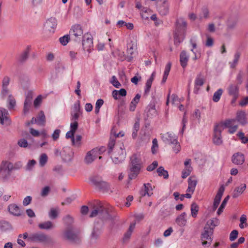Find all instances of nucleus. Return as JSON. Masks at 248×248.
<instances>
[{
  "label": "nucleus",
  "instance_id": "f257e3e1",
  "mask_svg": "<svg viewBox=\"0 0 248 248\" xmlns=\"http://www.w3.org/2000/svg\"><path fill=\"white\" fill-rule=\"evenodd\" d=\"M187 23L183 18L177 19L175 30L174 32V42L175 45H179L185 38Z\"/></svg>",
  "mask_w": 248,
  "mask_h": 248
},
{
  "label": "nucleus",
  "instance_id": "f03ea898",
  "mask_svg": "<svg viewBox=\"0 0 248 248\" xmlns=\"http://www.w3.org/2000/svg\"><path fill=\"white\" fill-rule=\"evenodd\" d=\"M93 211L90 217H93L98 215L103 219H108L111 218L109 214L108 209L104 206L100 202H95L92 205Z\"/></svg>",
  "mask_w": 248,
  "mask_h": 248
},
{
  "label": "nucleus",
  "instance_id": "7ed1b4c3",
  "mask_svg": "<svg viewBox=\"0 0 248 248\" xmlns=\"http://www.w3.org/2000/svg\"><path fill=\"white\" fill-rule=\"evenodd\" d=\"M30 242L50 244L53 243L52 239L49 236L42 232L30 233Z\"/></svg>",
  "mask_w": 248,
  "mask_h": 248
},
{
  "label": "nucleus",
  "instance_id": "20e7f679",
  "mask_svg": "<svg viewBox=\"0 0 248 248\" xmlns=\"http://www.w3.org/2000/svg\"><path fill=\"white\" fill-rule=\"evenodd\" d=\"M92 185L95 189L103 192H108L110 190V185L107 182L103 180L99 176H93L90 179Z\"/></svg>",
  "mask_w": 248,
  "mask_h": 248
},
{
  "label": "nucleus",
  "instance_id": "39448f33",
  "mask_svg": "<svg viewBox=\"0 0 248 248\" xmlns=\"http://www.w3.org/2000/svg\"><path fill=\"white\" fill-rule=\"evenodd\" d=\"M213 229L208 226H205L201 236L202 245L204 247H209L213 240Z\"/></svg>",
  "mask_w": 248,
  "mask_h": 248
},
{
  "label": "nucleus",
  "instance_id": "423d86ee",
  "mask_svg": "<svg viewBox=\"0 0 248 248\" xmlns=\"http://www.w3.org/2000/svg\"><path fill=\"white\" fill-rule=\"evenodd\" d=\"M111 154L112 160L116 164L122 163L125 158V150L120 145L116 146L115 147V151Z\"/></svg>",
  "mask_w": 248,
  "mask_h": 248
},
{
  "label": "nucleus",
  "instance_id": "0eeeda50",
  "mask_svg": "<svg viewBox=\"0 0 248 248\" xmlns=\"http://www.w3.org/2000/svg\"><path fill=\"white\" fill-rule=\"evenodd\" d=\"M62 237L73 243H78L80 240L78 232L72 228H66L63 232Z\"/></svg>",
  "mask_w": 248,
  "mask_h": 248
},
{
  "label": "nucleus",
  "instance_id": "6e6552de",
  "mask_svg": "<svg viewBox=\"0 0 248 248\" xmlns=\"http://www.w3.org/2000/svg\"><path fill=\"white\" fill-rule=\"evenodd\" d=\"M13 169V165L7 161H2L0 165V178L3 180H7L11 175Z\"/></svg>",
  "mask_w": 248,
  "mask_h": 248
},
{
  "label": "nucleus",
  "instance_id": "1a4fd4ad",
  "mask_svg": "<svg viewBox=\"0 0 248 248\" xmlns=\"http://www.w3.org/2000/svg\"><path fill=\"white\" fill-rule=\"evenodd\" d=\"M69 33L72 39L76 42L80 41L84 36L82 29L79 25L73 26Z\"/></svg>",
  "mask_w": 248,
  "mask_h": 248
},
{
  "label": "nucleus",
  "instance_id": "9d476101",
  "mask_svg": "<svg viewBox=\"0 0 248 248\" xmlns=\"http://www.w3.org/2000/svg\"><path fill=\"white\" fill-rule=\"evenodd\" d=\"M224 128L222 124H218L215 126L213 142L216 145H219L222 144L221 132Z\"/></svg>",
  "mask_w": 248,
  "mask_h": 248
},
{
  "label": "nucleus",
  "instance_id": "9b49d317",
  "mask_svg": "<svg viewBox=\"0 0 248 248\" xmlns=\"http://www.w3.org/2000/svg\"><path fill=\"white\" fill-rule=\"evenodd\" d=\"M82 46L83 49L90 52L93 47V39L90 33H86L82 38Z\"/></svg>",
  "mask_w": 248,
  "mask_h": 248
},
{
  "label": "nucleus",
  "instance_id": "f8f14e48",
  "mask_svg": "<svg viewBox=\"0 0 248 248\" xmlns=\"http://www.w3.org/2000/svg\"><path fill=\"white\" fill-rule=\"evenodd\" d=\"M235 122L236 120L235 119H230L226 120L221 124H223V127L224 126L229 128V133L232 134L236 131L238 127L237 124H235Z\"/></svg>",
  "mask_w": 248,
  "mask_h": 248
},
{
  "label": "nucleus",
  "instance_id": "ddd939ff",
  "mask_svg": "<svg viewBox=\"0 0 248 248\" xmlns=\"http://www.w3.org/2000/svg\"><path fill=\"white\" fill-rule=\"evenodd\" d=\"M57 25V21L56 18L51 17L46 21L44 25V27L46 31L53 33Z\"/></svg>",
  "mask_w": 248,
  "mask_h": 248
},
{
  "label": "nucleus",
  "instance_id": "4468645a",
  "mask_svg": "<svg viewBox=\"0 0 248 248\" xmlns=\"http://www.w3.org/2000/svg\"><path fill=\"white\" fill-rule=\"evenodd\" d=\"M161 138L164 142L168 144L176 143L177 140L175 135L170 132L164 134H161Z\"/></svg>",
  "mask_w": 248,
  "mask_h": 248
},
{
  "label": "nucleus",
  "instance_id": "2eb2a0df",
  "mask_svg": "<svg viewBox=\"0 0 248 248\" xmlns=\"http://www.w3.org/2000/svg\"><path fill=\"white\" fill-rule=\"evenodd\" d=\"M99 151L97 148H94L88 152L85 157V160L86 163H91L99 155Z\"/></svg>",
  "mask_w": 248,
  "mask_h": 248
},
{
  "label": "nucleus",
  "instance_id": "dca6fc26",
  "mask_svg": "<svg viewBox=\"0 0 248 248\" xmlns=\"http://www.w3.org/2000/svg\"><path fill=\"white\" fill-rule=\"evenodd\" d=\"M129 165L142 168L143 167V162L140 155L138 154L133 155L130 157Z\"/></svg>",
  "mask_w": 248,
  "mask_h": 248
},
{
  "label": "nucleus",
  "instance_id": "f3484780",
  "mask_svg": "<svg viewBox=\"0 0 248 248\" xmlns=\"http://www.w3.org/2000/svg\"><path fill=\"white\" fill-rule=\"evenodd\" d=\"M128 171V178L130 180L137 178L140 172L141 168L129 165Z\"/></svg>",
  "mask_w": 248,
  "mask_h": 248
},
{
  "label": "nucleus",
  "instance_id": "a211bd4d",
  "mask_svg": "<svg viewBox=\"0 0 248 248\" xmlns=\"http://www.w3.org/2000/svg\"><path fill=\"white\" fill-rule=\"evenodd\" d=\"M33 93L31 91L28 92L24 104L23 112L24 114L27 113L30 109L32 103Z\"/></svg>",
  "mask_w": 248,
  "mask_h": 248
},
{
  "label": "nucleus",
  "instance_id": "6ab92c4d",
  "mask_svg": "<svg viewBox=\"0 0 248 248\" xmlns=\"http://www.w3.org/2000/svg\"><path fill=\"white\" fill-rule=\"evenodd\" d=\"M224 190H225V188H224V187L223 186H221L219 187V188L217 191V193L214 199V201L213 206V210L214 211H215L217 208V207L220 203V202L221 197L223 195Z\"/></svg>",
  "mask_w": 248,
  "mask_h": 248
},
{
  "label": "nucleus",
  "instance_id": "aec40b11",
  "mask_svg": "<svg viewBox=\"0 0 248 248\" xmlns=\"http://www.w3.org/2000/svg\"><path fill=\"white\" fill-rule=\"evenodd\" d=\"M204 84V79L201 74H198L195 80L194 93L197 94L198 93L200 87Z\"/></svg>",
  "mask_w": 248,
  "mask_h": 248
},
{
  "label": "nucleus",
  "instance_id": "412c9836",
  "mask_svg": "<svg viewBox=\"0 0 248 248\" xmlns=\"http://www.w3.org/2000/svg\"><path fill=\"white\" fill-rule=\"evenodd\" d=\"M232 161L236 165H242L245 161L244 154L239 152L234 154L232 156Z\"/></svg>",
  "mask_w": 248,
  "mask_h": 248
},
{
  "label": "nucleus",
  "instance_id": "4be33fe9",
  "mask_svg": "<svg viewBox=\"0 0 248 248\" xmlns=\"http://www.w3.org/2000/svg\"><path fill=\"white\" fill-rule=\"evenodd\" d=\"M188 60V54L185 50H183L180 54V62L181 65L184 69L187 66Z\"/></svg>",
  "mask_w": 248,
  "mask_h": 248
},
{
  "label": "nucleus",
  "instance_id": "5701e85b",
  "mask_svg": "<svg viewBox=\"0 0 248 248\" xmlns=\"http://www.w3.org/2000/svg\"><path fill=\"white\" fill-rule=\"evenodd\" d=\"M246 187L247 186L245 184H242L239 186L235 187L232 192V197L233 198L238 197L246 190Z\"/></svg>",
  "mask_w": 248,
  "mask_h": 248
},
{
  "label": "nucleus",
  "instance_id": "b1692460",
  "mask_svg": "<svg viewBox=\"0 0 248 248\" xmlns=\"http://www.w3.org/2000/svg\"><path fill=\"white\" fill-rule=\"evenodd\" d=\"M78 129L76 127V125H70V130L66 133L65 137L66 139H71L72 144H75V140L74 138V134Z\"/></svg>",
  "mask_w": 248,
  "mask_h": 248
},
{
  "label": "nucleus",
  "instance_id": "393cba45",
  "mask_svg": "<svg viewBox=\"0 0 248 248\" xmlns=\"http://www.w3.org/2000/svg\"><path fill=\"white\" fill-rule=\"evenodd\" d=\"M246 115V112L244 111H238L236 113V119H235L241 124L244 125L247 122Z\"/></svg>",
  "mask_w": 248,
  "mask_h": 248
},
{
  "label": "nucleus",
  "instance_id": "a878e982",
  "mask_svg": "<svg viewBox=\"0 0 248 248\" xmlns=\"http://www.w3.org/2000/svg\"><path fill=\"white\" fill-rule=\"evenodd\" d=\"M155 72L154 71L152 73L149 78L147 80L144 88V93L145 94H148L150 92L152 84L155 79Z\"/></svg>",
  "mask_w": 248,
  "mask_h": 248
},
{
  "label": "nucleus",
  "instance_id": "bb28decb",
  "mask_svg": "<svg viewBox=\"0 0 248 248\" xmlns=\"http://www.w3.org/2000/svg\"><path fill=\"white\" fill-rule=\"evenodd\" d=\"M144 189H142L140 191V194L141 196H145L148 195L149 197L151 196L152 194V192H150V191L153 190L151 185L150 183H146L143 185Z\"/></svg>",
  "mask_w": 248,
  "mask_h": 248
},
{
  "label": "nucleus",
  "instance_id": "cd10ccee",
  "mask_svg": "<svg viewBox=\"0 0 248 248\" xmlns=\"http://www.w3.org/2000/svg\"><path fill=\"white\" fill-rule=\"evenodd\" d=\"M8 210L11 214L15 216H20L21 215L19 207L16 204L9 205Z\"/></svg>",
  "mask_w": 248,
  "mask_h": 248
},
{
  "label": "nucleus",
  "instance_id": "c85d7f7f",
  "mask_svg": "<svg viewBox=\"0 0 248 248\" xmlns=\"http://www.w3.org/2000/svg\"><path fill=\"white\" fill-rule=\"evenodd\" d=\"M186 214L185 212L182 213L176 218V223L180 227L185 226L187 222L186 219Z\"/></svg>",
  "mask_w": 248,
  "mask_h": 248
},
{
  "label": "nucleus",
  "instance_id": "c756f323",
  "mask_svg": "<svg viewBox=\"0 0 248 248\" xmlns=\"http://www.w3.org/2000/svg\"><path fill=\"white\" fill-rule=\"evenodd\" d=\"M228 94L231 96H239V87L238 85L231 84L228 88Z\"/></svg>",
  "mask_w": 248,
  "mask_h": 248
},
{
  "label": "nucleus",
  "instance_id": "7c9ffc66",
  "mask_svg": "<svg viewBox=\"0 0 248 248\" xmlns=\"http://www.w3.org/2000/svg\"><path fill=\"white\" fill-rule=\"evenodd\" d=\"M30 46H28L27 48L23 51L17 58V61L20 63L24 62L28 59L29 52H30Z\"/></svg>",
  "mask_w": 248,
  "mask_h": 248
},
{
  "label": "nucleus",
  "instance_id": "2f4dec72",
  "mask_svg": "<svg viewBox=\"0 0 248 248\" xmlns=\"http://www.w3.org/2000/svg\"><path fill=\"white\" fill-rule=\"evenodd\" d=\"M140 94L137 93L132 100L129 105V110L130 111H134L135 110L137 105L140 101Z\"/></svg>",
  "mask_w": 248,
  "mask_h": 248
},
{
  "label": "nucleus",
  "instance_id": "473e14b6",
  "mask_svg": "<svg viewBox=\"0 0 248 248\" xmlns=\"http://www.w3.org/2000/svg\"><path fill=\"white\" fill-rule=\"evenodd\" d=\"M80 113H71L70 112V120L71 123L70 125H76V127L78 128V120L79 117Z\"/></svg>",
  "mask_w": 248,
  "mask_h": 248
},
{
  "label": "nucleus",
  "instance_id": "72a5a7b5",
  "mask_svg": "<svg viewBox=\"0 0 248 248\" xmlns=\"http://www.w3.org/2000/svg\"><path fill=\"white\" fill-rule=\"evenodd\" d=\"M136 222L134 221L130 224L129 229L127 232L124 234V241L127 240L130 237L131 234L135 228Z\"/></svg>",
  "mask_w": 248,
  "mask_h": 248
},
{
  "label": "nucleus",
  "instance_id": "f704fd0d",
  "mask_svg": "<svg viewBox=\"0 0 248 248\" xmlns=\"http://www.w3.org/2000/svg\"><path fill=\"white\" fill-rule=\"evenodd\" d=\"M39 229L42 230H49L54 227L52 222L50 221H45L39 223L38 225Z\"/></svg>",
  "mask_w": 248,
  "mask_h": 248
},
{
  "label": "nucleus",
  "instance_id": "c9c22d12",
  "mask_svg": "<svg viewBox=\"0 0 248 248\" xmlns=\"http://www.w3.org/2000/svg\"><path fill=\"white\" fill-rule=\"evenodd\" d=\"M8 114L7 110L3 108L0 109V124H3L4 121H7L8 120L7 115Z\"/></svg>",
  "mask_w": 248,
  "mask_h": 248
},
{
  "label": "nucleus",
  "instance_id": "e433bc0d",
  "mask_svg": "<svg viewBox=\"0 0 248 248\" xmlns=\"http://www.w3.org/2000/svg\"><path fill=\"white\" fill-rule=\"evenodd\" d=\"M151 11L149 9L143 7L141 9L140 12V15L142 18L144 20H148L149 16L151 15Z\"/></svg>",
  "mask_w": 248,
  "mask_h": 248
},
{
  "label": "nucleus",
  "instance_id": "4c0bfd02",
  "mask_svg": "<svg viewBox=\"0 0 248 248\" xmlns=\"http://www.w3.org/2000/svg\"><path fill=\"white\" fill-rule=\"evenodd\" d=\"M241 53L240 52L237 51L235 53L233 61L232 62H230L229 63L231 68H234L236 67L238 62Z\"/></svg>",
  "mask_w": 248,
  "mask_h": 248
},
{
  "label": "nucleus",
  "instance_id": "58836bf2",
  "mask_svg": "<svg viewBox=\"0 0 248 248\" xmlns=\"http://www.w3.org/2000/svg\"><path fill=\"white\" fill-rule=\"evenodd\" d=\"M37 124L39 125H44L46 122L45 115L43 111H41L36 118Z\"/></svg>",
  "mask_w": 248,
  "mask_h": 248
},
{
  "label": "nucleus",
  "instance_id": "ea45409f",
  "mask_svg": "<svg viewBox=\"0 0 248 248\" xmlns=\"http://www.w3.org/2000/svg\"><path fill=\"white\" fill-rule=\"evenodd\" d=\"M218 219L217 218H213L212 219L209 220L205 226H208V227L212 228L213 231H214L215 227L218 226Z\"/></svg>",
  "mask_w": 248,
  "mask_h": 248
},
{
  "label": "nucleus",
  "instance_id": "a19ab883",
  "mask_svg": "<svg viewBox=\"0 0 248 248\" xmlns=\"http://www.w3.org/2000/svg\"><path fill=\"white\" fill-rule=\"evenodd\" d=\"M157 172L159 176H163L164 179H167L169 177L168 171L164 170L163 167H159L157 169Z\"/></svg>",
  "mask_w": 248,
  "mask_h": 248
},
{
  "label": "nucleus",
  "instance_id": "79ce46f5",
  "mask_svg": "<svg viewBox=\"0 0 248 248\" xmlns=\"http://www.w3.org/2000/svg\"><path fill=\"white\" fill-rule=\"evenodd\" d=\"M230 196L228 195L226 196L223 202H222L220 207H219L217 211V214L218 215H220L223 212V209L225 208L227 202H228V200H229Z\"/></svg>",
  "mask_w": 248,
  "mask_h": 248
},
{
  "label": "nucleus",
  "instance_id": "37998d69",
  "mask_svg": "<svg viewBox=\"0 0 248 248\" xmlns=\"http://www.w3.org/2000/svg\"><path fill=\"white\" fill-rule=\"evenodd\" d=\"M223 93V90L221 89H218L214 93L213 97V100L215 102H217Z\"/></svg>",
  "mask_w": 248,
  "mask_h": 248
},
{
  "label": "nucleus",
  "instance_id": "c03bdc74",
  "mask_svg": "<svg viewBox=\"0 0 248 248\" xmlns=\"http://www.w3.org/2000/svg\"><path fill=\"white\" fill-rule=\"evenodd\" d=\"M191 213L193 217H196L199 211V207L195 203H192L191 205Z\"/></svg>",
  "mask_w": 248,
  "mask_h": 248
},
{
  "label": "nucleus",
  "instance_id": "a18cd8bd",
  "mask_svg": "<svg viewBox=\"0 0 248 248\" xmlns=\"http://www.w3.org/2000/svg\"><path fill=\"white\" fill-rule=\"evenodd\" d=\"M71 113H81L79 101H78L77 102L74 103L73 107L72 108V110L71 111Z\"/></svg>",
  "mask_w": 248,
  "mask_h": 248
},
{
  "label": "nucleus",
  "instance_id": "49530a36",
  "mask_svg": "<svg viewBox=\"0 0 248 248\" xmlns=\"http://www.w3.org/2000/svg\"><path fill=\"white\" fill-rule=\"evenodd\" d=\"M118 146L117 145H115V140L114 139H112L111 138L110 139L109 141L108 144V153L109 154H110L112 152H113V149L115 150V147Z\"/></svg>",
  "mask_w": 248,
  "mask_h": 248
},
{
  "label": "nucleus",
  "instance_id": "de8ad7c7",
  "mask_svg": "<svg viewBox=\"0 0 248 248\" xmlns=\"http://www.w3.org/2000/svg\"><path fill=\"white\" fill-rule=\"evenodd\" d=\"M8 102L9 104L8 108L10 109L13 108L16 106V100L11 94H9L8 96Z\"/></svg>",
  "mask_w": 248,
  "mask_h": 248
},
{
  "label": "nucleus",
  "instance_id": "09e8293b",
  "mask_svg": "<svg viewBox=\"0 0 248 248\" xmlns=\"http://www.w3.org/2000/svg\"><path fill=\"white\" fill-rule=\"evenodd\" d=\"M192 170V168L190 166L186 168L182 172V177L184 179L186 178L190 175Z\"/></svg>",
  "mask_w": 248,
  "mask_h": 248
},
{
  "label": "nucleus",
  "instance_id": "8fccbe9b",
  "mask_svg": "<svg viewBox=\"0 0 248 248\" xmlns=\"http://www.w3.org/2000/svg\"><path fill=\"white\" fill-rule=\"evenodd\" d=\"M58 208H51L48 213L49 217L52 219H55L58 217Z\"/></svg>",
  "mask_w": 248,
  "mask_h": 248
},
{
  "label": "nucleus",
  "instance_id": "3c124183",
  "mask_svg": "<svg viewBox=\"0 0 248 248\" xmlns=\"http://www.w3.org/2000/svg\"><path fill=\"white\" fill-rule=\"evenodd\" d=\"M197 184V181L194 177H190L188 179V186L195 188V187Z\"/></svg>",
  "mask_w": 248,
  "mask_h": 248
},
{
  "label": "nucleus",
  "instance_id": "603ef678",
  "mask_svg": "<svg viewBox=\"0 0 248 248\" xmlns=\"http://www.w3.org/2000/svg\"><path fill=\"white\" fill-rule=\"evenodd\" d=\"M47 161V156L46 154H43L41 155L39 158V164L41 167H43Z\"/></svg>",
  "mask_w": 248,
  "mask_h": 248
},
{
  "label": "nucleus",
  "instance_id": "864d4df0",
  "mask_svg": "<svg viewBox=\"0 0 248 248\" xmlns=\"http://www.w3.org/2000/svg\"><path fill=\"white\" fill-rule=\"evenodd\" d=\"M110 82L116 88H119L121 86V83L117 80L116 77L115 76H113L111 77Z\"/></svg>",
  "mask_w": 248,
  "mask_h": 248
},
{
  "label": "nucleus",
  "instance_id": "5fc2aeb1",
  "mask_svg": "<svg viewBox=\"0 0 248 248\" xmlns=\"http://www.w3.org/2000/svg\"><path fill=\"white\" fill-rule=\"evenodd\" d=\"M237 137L241 140L243 143H246L248 142V138L245 137L243 132H239L237 134Z\"/></svg>",
  "mask_w": 248,
  "mask_h": 248
},
{
  "label": "nucleus",
  "instance_id": "6e6d98bb",
  "mask_svg": "<svg viewBox=\"0 0 248 248\" xmlns=\"http://www.w3.org/2000/svg\"><path fill=\"white\" fill-rule=\"evenodd\" d=\"M140 129V123L138 122H136L134 125L133 130L132 133V137L133 138H135L137 135V132Z\"/></svg>",
  "mask_w": 248,
  "mask_h": 248
},
{
  "label": "nucleus",
  "instance_id": "4d7b16f0",
  "mask_svg": "<svg viewBox=\"0 0 248 248\" xmlns=\"http://www.w3.org/2000/svg\"><path fill=\"white\" fill-rule=\"evenodd\" d=\"M69 40V35H65L59 38V41L60 43L63 46H65L68 43Z\"/></svg>",
  "mask_w": 248,
  "mask_h": 248
},
{
  "label": "nucleus",
  "instance_id": "13d9d810",
  "mask_svg": "<svg viewBox=\"0 0 248 248\" xmlns=\"http://www.w3.org/2000/svg\"><path fill=\"white\" fill-rule=\"evenodd\" d=\"M50 190L49 186H46L42 188L40 195L42 197H46L48 195Z\"/></svg>",
  "mask_w": 248,
  "mask_h": 248
},
{
  "label": "nucleus",
  "instance_id": "bf43d9fd",
  "mask_svg": "<svg viewBox=\"0 0 248 248\" xmlns=\"http://www.w3.org/2000/svg\"><path fill=\"white\" fill-rule=\"evenodd\" d=\"M36 163V161L33 159L30 160L28 162V163L26 166V170H31L33 169L34 165H35Z\"/></svg>",
  "mask_w": 248,
  "mask_h": 248
},
{
  "label": "nucleus",
  "instance_id": "052dcab7",
  "mask_svg": "<svg viewBox=\"0 0 248 248\" xmlns=\"http://www.w3.org/2000/svg\"><path fill=\"white\" fill-rule=\"evenodd\" d=\"M238 232L237 230H233L230 234V240L231 241H234L238 237Z\"/></svg>",
  "mask_w": 248,
  "mask_h": 248
},
{
  "label": "nucleus",
  "instance_id": "680f3d73",
  "mask_svg": "<svg viewBox=\"0 0 248 248\" xmlns=\"http://www.w3.org/2000/svg\"><path fill=\"white\" fill-rule=\"evenodd\" d=\"M209 16V10L206 7H203L202 10L201 15L200 16V18H202V17L204 18H208Z\"/></svg>",
  "mask_w": 248,
  "mask_h": 248
},
{
  "label": "nucleus",
  "instance_id": "e2e57ef3",
  "mask_svg": "<svg viewBox=\"0 0 248 248\" xmlns=\"http://www.w3.org/2000/svg\"><path fill=\"white\" fill-rule=\"evenodd\" d=\"M244 76L243 72L242 70H240L236 76V80L238 84H241L243 82V78Z\"/></svg>",
  "mask_w": 248,
  "mask_h": 248
},
{
  "label": "nucleus",
  "instance_id": "0e129e2a",
  "mask_svg": "<svg viewBox=\"0 0 248 248\" xmlns=\"http://www.w3.org/2000/svg\"><path fill=\"white\" fill-rule=\"evenodd\" d=\"M158 166V163L156 161H154L151 165L147 168L148 171H151L155 170Z\"/></svg>",
  "mask_w": 248,
  "mask_h": 248
},
{
  "label": "nucleus",
  "instance_id": "69168bd1",
  "mask_svg": "<svg viewBox=\"0 0 248 248\" xmlns=\"http://www.w3.org/2000/svg\"><path fill=\"white\" fill-rule=\"evenodd\" d=\"M18 145L21 147H27L28 145V142L26 140L24 139H21L18 141Z\"/></svg>",
  "mask_w": 248,
  "mask_h": 248
},
{
  "label": "nucleus",
  "instance_id": "338daca9",
  "mask_svg": "<svg viewBox=\"0 0 248 248\" xmlns=\"http://www.w3.org/2000/svg\"><path fill=\"white\" fill-rule=\"evenodd\" d=\"M61 130L60 129H56L54 130L53 133L52 135V137L54 140H57L60 137Z\"/></svg>",
  "mask_w": 248,
  "mask_h": 248
},
{
  "label": "nucleus",
  "instance_id": "774afa93",
  "mask_svg": "<svg viewBox=\"0 0 248 248\" xmlns=\"http://www.w3.org/2000/svg\"><path fill=\"white\" fill-rule=\"evenodd\" d=\"M141 79V77L139 76L138 74H137L135 76H134L131 79V81L135 85H137L138 83V81L139 80H140Z\"/></svg>",
  "mask_w": 248,
  "mask_h": 248
}]
</instances>
